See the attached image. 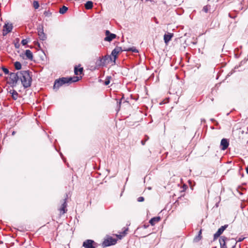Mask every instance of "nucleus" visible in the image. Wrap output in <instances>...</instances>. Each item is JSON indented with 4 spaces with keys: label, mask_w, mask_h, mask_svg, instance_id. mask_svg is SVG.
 <instances>
[{
    "label": "nucleus",
    "mask_w": 248,
    "mask_h": 248,
    "mask_svg": "<svg viewBox=\"0 0 248 248\" xmlns=\"http://www.w3.org/2000/svg\"><path fill=\"white\" fill-rule=\"evenodd\" d=\"M81 78H59L55 80L53 86L54 89H58L62 85L67 84H70L72 83L78 81Z\"/></svg>",
    "instance_id": "f257e3e1"
},
{
    "label": "nucleus",
    "mask_w": 248,
    "mask_h": 248,
    "mask_svg": "<svg viewBox=\"0 0 248 248\" xmlns=\"http://www.w3.org/2000/svg\"><path fill=\"white\" fill-rule=\"evenodd\" d=\"M219 244L220 248H228V245L229 243L232 245V248H235L237 244V241L233 238L230 239L224 236H222L219 238Z\"/></svg>",
    "instance_id": "f03ea898"
},
{
    "label": "nucleus",
    "mask_w": 248,
    "mask_h": 248,
    "mask_svg": "<svg viewBox=\"0 0 248 248\" xmlns=\"http://www.w3.org/2000/svg\"><path fill=\"white\" fill-rule=\"evenodd\" d=\"M12 81V86H16L17 82L19 79L25 88H27L31 86L32 82V78H11Z\"/></svg>",
    "instance_id": "7ed1b4c3"
},
{
    "label": "nucleus",
    "mask_w": 248,
    "mask_h": 248,
    "mask_svg": "<svg viewBox=\"0 0 248 248\" xmlns=\"http://www.w3.org/2000/svg\"><path fill=\"white\" fill-rule=\"evenodd\" d=\"M28 70H23L17 72L16 73H11L10 74V78H31L32 76Z\"/></svg>",
    "instance_id": "20e7f679"
},
{
    "label": "nucleus",
    "mask_w": 248,
    "mask_h": 248,
    "mask_svg": "<svg viewBox=\"0 0 248 248\" xmlns=\"http://www.w3.org/2000/svg\"><path fill=\"white\" fill-rule=\"evenodd\" d=\"M117 242V240L112 237H109L105 239L103 243V246L104 247H108L111 245H115Z\"/></svg>",
    "instance_id": "39448f33"
},
{
    "label": "nucleus",
    "mask_w": 248,
    "mask_h": 248,
    "mask_svg": "<svg viewBox=\"0 0 248 248\" xmlns=\"http://www.w3.org/2000/svg\"><path fill=\"white\" fill-rule=\"evenodd\" d=\"M38 35L40 40L45 41L46 39V36L44 32L43 25H39L37 28Z\"/></svg>",
    "instance_id": "423d86ee"
},
{
    "label": "nucleus",
    "mask_w": 248,
    "mask_h": 248,
    "mask_svg": "<svg viewBox=\"0 0 248 248\" xmlns=\"http://www.w3.org/2000/svg\"><path fill=\"white\" fill-rule=\"evenodd\" d=\"M83 247L85 248H95L96 243L92 240L88 239L83 242Z\"/></svg>",
    "instance_id": "0eeeda50"
},
{
    "label": "nucleus",
    "mask_w": 248,
    "mask_h": 248,
    "mask_svg": "<svg viewBox=\"0 0 248 248\" xmlns=\"http://www.w3.org/2000/svg\"><path fill=\"white\" fill-rule=\"evenodd\" d=\"M105 34L106 37L104 38V40L106 41L110 42L116 37L115 34L110 33L108 30L106 31Z\"/></svg>",
    "instance_id": "6e6552de"
},
{
    "label": "nucleus",
    "mask_w": 248,
    "mask_h": 248,
    "mask_svg": "<svg viewBox=\"0 0 248 248\" xmlns=\"http://www.w3.org/2000/svg\"><path fill=\"white\" fill-rule=\"evenodd\" d=\"M13 29V26L12 24L6 23L3 26V29L2 30V35L5 36L9 32H11Z\"/></svg>",
    "instance_id": "1a4fd4ad"
},
{
    "label": "nucleus",
    "mask_w": 248,
    "mask_h": 248,
    "mask_svg": "<svg viewBox=\"0 0 248 248\" xmlns=\"http://www.w3.org/2000/svg\"><path fill=\"white\" fill-rule=\"evenodd\" d=\"M227 227L228 225H225L219 228L217 231L214 235V240L217 239L223 233Z\"/></svg>",
    "instance_id": "9d476101"
},
{
    "label": "nucleus",
    "mask_w": 248,
    "mask_h": 248,
    "mask_svg": "<svg viewBox=\"0 0 248 248\" xmlns=\"http://www.w3.org/2000/svg\"><path fill=\"white\" fill-rule=\"evenodd\" d=\"M229 145V141L227 139H223L220 142V148L222 150H226Z\"/></svg>",
    "instance_id": "9b49d317"
},
{
    "label": "nucleus",
    "mask_w": 248,
    "mask_h": 248,
    "mask_svg": "<svg viewBox=\"0 0 248 248\" xmlns=\"http://www.w3.org/2000/svg\"><path fill=\"white\" fill-rule=\"evenodd\" d=\"M173 34L171 33H168L164 35V40L166 44H167L171 39Z\"/></svg>",
    "instance_id": "f8f14e48"
},
{
    "label": "nucleus",
    "mask_w": 248,
    "mask_h": 248,
    "mask_svg": "<svg viewBox=\"0 0 248 248\" xmlns=\"http://www.w3.org/2000/svg\"><path fill=\"white\" fill-rule=\"evenodd\" d=\"M66 198H65L64 200V202L62 205L60 209V212L62 214H64L66 213L67 209H66V206H67V203H66Z\"/></svg>",
    "instance_id": "ddd939ff"
},
{
    "label": "nucleus",
    "mask_w": 248,
    "mask_h": 248,
    "mask_svg": "<svg viewBox=\"0 0 248 248\" xmlns=\"http://www.w3.org/2000/svg\"><path fill=\"white\" fill-rule=\"evenodd\" d=\"M9 93L11 94V96L13 99L15 100L17 99L18 94L16 91L13 89H10Z\"/></svg>",
    "instance_id": "4468645a"
},
{
    "label": "nucleus",
    "mask_w": 248,
    "mask_h": 248,
    "mask_svg": "<svg viewBox=\"0 0 248 248\" xmlns=\"http://www.w3.org/2000/svg\"><path fill=\"white\" fill-rule=\"evenodd\" d=\"M160 220V217H156L152 218L150 221L149 223L152 226H154L155 223L159 222Z\"/></svg>",
    "instance_id": "2eb2a0df"
},
{
    "label": "nucleus",
    "mask_w": 248,
    "mask_h": 248,
    "mask_svg": "<svg viewBox=\"0 0 248 248\" xmlns=\"http://www.w3.org/2000/svg\"><path fill=\"white\" fill-rule=\"evenodd\" d=\"M83 72V68L79 66H76L74 68V73L76 75L82 74Z\"/></svg>",
    "instance_id": "dca6fc26"
},
{
    "label": "nucleus",
    "mask_w": 248,
    "mask_h": 248,
    "mask_svg": "<svg viewBox=\"0 0 248 248\" xmlns=\"http://www.w3.org/2000/svg\"><path fill=\"white\" fill-rule=\"evenodd\" d=\"M25 54L26 55L27 58L30 60H32L33 59V55L31 51L29 49H27L25 51Z\"/></svg>",
    "instance_id": "f3484780"
},
{
    "label": "nucleus",
    "mask_w": 248,
    "mask_h": 248,
    "mask_svg": "<svg viewBox=\"0 0 248 248\" xmlns=\"http://www.w3.org/2000/svg\"><path fill=\"white\" fill-rule=\"evenodd\" d=\"M93 7V2L92 1H88L85 4V7L87 10L92 9Z\"/></svg>",
    "instance_id": "a211bd4d"
},
{
    "label": "nucleus",
    "mask_w": 248,
    "mask_h": 248,
    "mask_svg": "<svg viewBox=\"0 0 248 248\" xmlns=\"http://www.w3.org/2000/svg\"><path fill=\"white\" fill-rule=\"evenodd\" d=\"M98 79V81L99 82H103V84L105 85H108L110 83V80H109V78H106L105 79V80H103L101 78H97Z\"/></svg>",
    "instance_id": "6ab92c4d"
},
{
    "label": "nucleus",
    "mask_w": 248,
    "mask_h": 248,
    "mask_svg": "<svg viewBox=\"0 0 248 248\" xmlns=\"http://www.w3.org/2000/svg\"><path fill=\"white\" fill-rule=\"evenodd\" d=\"M68 10V8L65 6H63L60 9L59 12L61 14H64Z\"/></svg>",
    "instance_id": "aec40b11"
},
{
    "label": "nucleus",
    "mask_w": 248,
    "mask_h": 248,
    "mask_svg": "<svg viewBox=\"0 0 248 248\" xmlns=\"http://www.w3.org/2000/svg\"><path fill=\"white\" fill-rule=\"evenodd\" d=\"M124 50L126 51H132L135 53L138 52V50L134 47H129L128 48L124 49Z\"/></svg>",
    "instance_id": "412c9836"
},
{
    "label": "nucleus",
    "mask_w": 248,
    "mask_h": 248,
    "mask_svg": "<svg viewBox=\"0 0 248 248\" xmlns=\"http://www.w3.org/2000/svg\"><path fill=\"white\" fill-rule=\"evenodd\" d=\"M16 70H19L21 68V64L20 62H16L14 64Z\"/></svg>",
    "instance_id": "4be33fe9"
},
{
    "label": "nucleus",
    "mask_w": 248,
    "mask_h": 248,
    "mask_svg": "<svg viewBox=\"0 0 248 248\" xmlns=\"http://www.w3.org/2000/svg\"><path fill=\"white\" fill-rule=\"evenodd\" d=\"M128 231V229H125L120 234L117 235V237L121 239L122 237L125 236L126 234V232Z\"/></svg>",
    "instance_id": "5701e85b"
},
{
    "label": "nucleus",
    "mask_w": 248,
    "mask_h": 248,
    "mask_svg": "<svg viewBox=\"0 0 248 248\" xmlns=\"http://www.w3.org/2000/svg\"><path fill=\"white\" fill-rule=\"evenodd\" d=\"M202 230H201L199 232V233H198V235L196 237V238H195V240L196 241H199L202 238Z\"/></svg>",
    "instance_id": "b1692460"
},
{
    "label": "nucleus",
    "mask_w": 248,
    "mask_h": 248,
    "mask_svg": "<svg viewBox=\"0 0 248 248\" xmlns=\"http://www.w3.org/2000/svg\"><path fill=\"white\" fill-rule=\"evenodd\" d=\"M118 53L114 49L111 52V56L113 57L114 60L115 61L116 59L117 55Z\"/></svg>",
    "instance_id": "393cba45"
},
{
    "label": "nucleus",
    "mask_w": 248,
    "mask_h": 248,
    "mask_svg": "<svg viewBox=\"0 0 248 248\" xmlns=\"http://www.w3.org/2000/svg\"><path fill=\"white\" fill-rule=\"evenodd\" d=\"M33 7L35 9H38L39 7V3L38 1H36V0H34L33 2Z\"/></svg>",
    "instance_id": "a878e982"
},
{
    "label": "nucleus",
    "mask_w": 248,
    "mask_h": 248,
    "mask_svg": "<svg viewBox=\"0 0 248 248\" xmlns=\"http://www.w3.org/2000/svg\"><path fill=\"white\" fill-rule=\"evenodd\" d=\"M149 137L148 136L146 135L145 137V140H142L141 141V144L142 145H144L145 144L146 141H147L149 140Z\"/></svg>",
    "instance_id": "bb28decb"
},
{
    "label": "nucleus",
    "mask_w": 248,
    "mask_h": 248,
    "mask_svg": "<svg viewBox=\"0 0 248 248\" xmlns=\"http://www.w3.org/2000/svg\"><path fill=\"white\" fill-rule=\"evenodd\" d=\"M2 71L5 74H8L9 73V71L8 69L5 67H1Z\"/></svg>",
    "instance_id": "cd10ccee"
},
{
    "label": "nucleus",
    "mask_w": 248,
    "mask_h": 248,
    "mask_svg": "<svg viewBox=\"0 0 248 248\" xmlns=\"http://www.w3.org/2000/svg\"><path fill=\"white\" fill-rule=\"evenodd\" d=\"M115 50L119 53L120 52H121L123 51L122 48L121 47L117 46L114 48Z\"/></svg>",
    "instance_id": "c85d7f7f"
},
{
    "label": "nucleus",
    "mask_w": 248,
    "mask_h": 248,
    "mask_svg": "<svg viewBox=\"0 0 248 248\" xmlns=\"http://www.w3.org/2000/svg\"><path fill=\"white\" fill-rule=\"evenodd\" d=\"M208 10H209V8H208V5H206V6H204L203 8V9L202 10L205 12V13H207L208 11Z\"/></svg>",
    "instance_id": "c756f323"
},
{
    "label": "nucleus",
    "mask_w": 248,
    "mask_h": 248,
    "mask_svg": "<svg viewBox=\"0 0 248 248\" xmlns=\"http://www.w3.org/2000/svg\"><path fill=\"white\" fill-rule=\"evenodd\" d=\"M28 43V41L27 39H23L21 41V44L23 46H25Z\"/></svg>",
    "instance_id": "7c9ffc66"
},
{
    "label": "nucleus",
    "mask_w": 248,
    "mask_h": 248,
    "mask_svg": "<svg viewBox=\"0 0 248 248\" xmlns=\"http://www.w3.org/2000/svg\"><path fill=\"white\" fill-rule=\"evenodd\" d=\"M144 200V198L143 197H140L138 198V201L139 202H143Z\"/></svg>",
    "instance_id": "2f4dec72"
},
{
    "label": "nucleus",
    "mask_w": 248,
    "mask_h": 248,
    "mask_svg": "<svg viewBox=\"0 0 248 248\" xmlns=\"http://www.w3.org/2000/svg\"><path fill=\"white\" fill-rule=\"evenodd\" d=\"M15 47H16V48H19V46H20L19 44L18 43H16V44H15Z\"/></svg>",
    "instance_id": "473e14b6"
},
{
    "label": "nucleus",
    "mask_w": 248,
    "mask_h": 248,
    "mask_svg": "<svg viewBox=\"0 0 248 248\" xmlns=\"http://www.w3.org/2000/svg\"><path fill=\"white\" fill-rule=\"evenodd\" d=\"M244 239V238H239V240H238V242H241Z\"/></svg>",
    "instance_id": "72a5a7b5"
},
{
    "label": "nucleus",
    "mask_w": 248,
    "mask_h": 248,
    "mask_svg": "<svg viewBox=\"0 0 248 248\" xmlns=\"http://www.w3.org/2000/svg\"><path fill=\"white\" fill-rule=\"evenodd\" d=\"M228 245V247H231V248H232V245L231 244V243H229V245Z\"/></svg>",
    "instance_id": "f704fd0d"
},
{
    "label": "nucleus",
    "mask_w": 248,
    "mask_h": 248,
    "mask_svg": "<svg viewBox=\"0 0 248 248\" xmlns=\"http://www.w3.org/2000/svg\"><path fill=\"white\" fill-rule=\"evenodd\" d=\"M143 227H144V228L146 229V228L148 227V225H144L143 226Z\"/></svg>",
    "instance_id": "c9c22d12"
},
{
    "label": "nucleus",
    "mask_w": 248,
    "mask_h": 248,
    "mask_svg": "<svg viewBox=\"0 0 248 248\" xmlns=\"http://www.w3.org/2000/svg\"><path fill=\"white\" fill-rule=\"evenodd\" d=\"M37 44L38 46L39 47H40V44H39L38 42H37Z\"/></svg>",
    "instance_id": "e433bc0d"
},
{
    "label": "nucleus",
    "mask_w": 248,
    "mask_h": 248,
    "mask_svg": "<svg viewBox=\"0 0 248 248\" xmlns=\"http://www.w3.org/2000/svg\"><path fill=\"white\" fill-rule=\"evenodd\" d=\"M246 172L248 174V166L247 167V168H246Z\"/></svg>",
    "instance_id": "4c0bfd02"
},
{
    "label": "nucleus",
    "mask_w": 248,
    "mask_h": 248,
    "mask_svg": "<svg viewBox=\"0 0 248 248\" xmlns=\"http://www.w3.org/2000/svg\"><path fill=\"white\" fill-rule=\"evenodd\" d=\"M69 78H72V77H70ZM73 78H78V76H76V77H75V76H74V77H73ZM79 78H82V77H80Z\"/></svg>",
    "instance_id": "58836bf2"
},
{
    "label": "nucleus",
    "mask_w": 248,
    "mask_h": 248,
    "mask_svg": "<svg viewBox=\"0 0 248 248\" xmlns=\"http://www.w3.org/2000/svg\"><path fill=\"white\" fill-rule=\"evenodd\" d=\"M106 78H111V77L109 76H107Z\"/></svg>",
    "instance_id": "ea45409f"
}]
</instances>
